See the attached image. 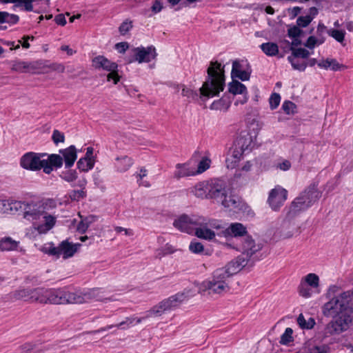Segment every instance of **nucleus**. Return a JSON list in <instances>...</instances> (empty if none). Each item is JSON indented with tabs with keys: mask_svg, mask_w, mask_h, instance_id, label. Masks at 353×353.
<instances>
[{
	"mask_svg": "<svg viewBox=\"0 0 353 353\" xmlns=\"http://www.w3.org/2000/svg\"><path fill=\"white\" fill-rule=\"evenodd\" d=\"M352 293L346 291L334 296L323 306L325 316L332 317L325 327V337L338 335L347 330L352 324V308L350 306Z\"/></svg>",
	"mask_w": 353,
	"mask_h": 353,
	"instance_id": "1",
	"label": "nucleus"
},
{
	"mask_svg": "<svg viewBox=\"0 0 353 353\" xmlns=\"http://www.w3.org/2000/svg\"><path fill=\"white\" fill-rule=\"evenodd\" d=\"M208 77L199 88V94L197 91L182 85L181 94L187 97L189 102L197 101L199 99L205 101L210 98L218 96L224 90L225 76L221 64L217 61L211 62L207 70Z\"/></svg>",
	"mask_w": 353,
	"mask_h": 353,
	"instance_id": "2",
	"label": "nucleus"
},
{
	"mask_svg": "<svg viewBox=\"0 0 353 353\" xmlns=\"http://www.w3.org/2000/svg\"><path fill=\"white\" fill-rule=\"evenodd\" d=\"M186 295L184 292L177 293L174 295H172L168 299L163 300L159 302L157 305L152 307L149 311L147 312V314L145 318L150 317L152 315L156 316H160L163 313L174 310L176 307H178L185 299ZM143 318H135V317H127L125 321L119 323L117 325H108L107 327H102L100 330L95 331V332H101L103 331H107L113 327H117L121 329H125L129 327L130 325L134 324L140 323L143 319Z\"/></svg>",
	"mask_w": 353,
	"mask_h": 353,
	"instance_id": "3",
	"label": "nucleus"
},
{
	"mask_svg": "<svg viewBox=\"0 0 353 353\" xmlns=\"http://www.w3.org/2000/svg\"><path fill=\"white\" fill-rule=\"evenodd\" d=\"M63 165L62 158L59 154L36 153L28 152L20 159V165L26 170L38 171L43 169L46 174H50L53 168H59Z\"/></svg>",
	"mask_w": 353,
	"mask_h": 353,
	"instance_id": "4",
	"label": "nucleus"
},
{
	"mask_svg": "<svg viewBox=\"0 0 353 353\" xmlns=\"http://www.w3.org/2000/svg\"><path fill=\"white\" fill-rule=\"evenodd\" d=\"M98 292L99 290L94 288L84 293L70 292L65 288H49L48 304H75L83 303L92 299L101 300L98 297Z\"/></svg>",
	"mask_w": 353,
	"mask_h": 353,
	"instance_id": "5",
	"label": "nucleus"
},
{
	"mask_svg": "<svg viewBox=\"0 0 353 353\" xmlns=\"http://www.w3.org/2000/svg\"><path fill=\"white\" fill-rule=\"evenodd\" d=\"M0 206L5 208L4 212H18L21 211L23 214V217L32 222L41 219V216L43 215L46 211L47 203L42 201H21L15 200H2L0 201Z\"/></svg>",
	"mask_w": 353,
	"mask_h": 353,
	"instance_id": "6",
	"label": "nucleus"
},
{
	"mask_svg": "<svg viewBox=\"0 0 353 353\" xmlns=\"http://www.w3.org/2000/svg\"><path fill=\"white\" fill-rule=\"evenodd\" d=\"M321 196L315 185L309 186L292 203L288 211V216L292 217L297 213L307 210L313 205Z\"/></svg>",
	"mask_w": 353,
	"mask_h": 353,
	"instance_id": "7",
	"label": "nucleus"
},
{
	"mask_svg": "<svg viewBox=\"0 0 353 353\" xmlns=\"http://www.w3.org/2000/svg\"><path fill=\"white\" fill-rule=\"evenodd\" d=\"M203 220V216L183 214L174 219L173 225L175 228L183 232L193 234L198 225Z\"/></svg>",
	"mask_w": 353,
	"mask_h": 353,
	"instance_id": "8",
	"label": "nucleus"
},
{
	"mask_svg": "<svg viewBox=\"0 0 353 353\" xmlns=\"http://www.w3.org/2000/svg\"><path fill=\"white\" fill-rule=\"evenodd\" d=\"M92 66L97 70L103 69L110 72L107 75L108 81L112 80L114 84H117L119 81L120 77L118 74V65L117 63L110 61L104 56L99 55L92 59Z\"/></svg>",
	"mask_w": 353,
	"mask_h": 353,
	"instance_id": "9",
	"label": "nucleus"
},
{
	"mask_svg": "<svg viewBox=\"0 0 353 353\" xmlns=\"http://www.w3.org/2000/svg\"><path fill=\"white\" fill-rule=\"evenodd\" d=\"M133 57L128 59V63L137 61L139 63L143 62L149 63L157 56L156 49L153 46L137 47L132 49Z\"/></svg>",
	"mask_w": 353,
	"mask_h": 353,
	"instance_id": "10",
	"label": "nucleus"
},
{
	"mask_svg": "<svg viewBox=\"0 0 353 353\" xmlns=\"http://www.w3.org/2000/svg\"><path fill=\"white\" fill-rule=\"evenodd\" d=\"M288 198V191L280 185L275 186L269 193L268 203L274 211L279 210Z\"/></svg>",
	"mask_w": 353,
	"mask_h": 353,
	"instance_id": "11",
	"label": "nucleus"
},
{
	"mask_svg": "<svg viewBox=\"0 0 353 353\" xmlns=\"http://www.w3.org/2000/svg\"><path fill=\"white\" fill-rule=\"evenodd\" d=\"M230 290L229 283L226 281H219L212 278L203 281L199 286V291H208V294H221Z\"/></svg>",
	"mask_w": 353,
	"mask_h": 353,
	"instance_id": "12",
	"label": "nucleus"
},
{
	"mask_svg": "<svg viewBox=\"0 0 353 353\" xmlns=\"http://www.w3.org/2000/svg\"><path fill=\"white\" fill-rule=\"evenodd\" d=\"M228 190L225 184L220 180H212L210 183L208 190V199H214L217 203H221L228 194Z\"/></svg>",
	"mask_w": 353,
	"mask_h": 353,
	"instance_id": "13",
	"label": "nucleus"
},
{
	"mask_svg": "<svg viewBox=\"0 0 353 353\" xmlns=\"http://www.w3.org/2000/svg\"><path fill=\"white\" fill-rule=\"evenodd\" d=\"M56 217L49 214L46 211L41 216V219L32 222L33 226L40 234H46L55 225Z\"/></svg>",
	"mask_w": 353,
	"mask_h": 353,
	"instance_id": "14",
	"label": "nucleus"
},
{
	"mask_svg": "<svg viewBox=\"0 0 353 353\" xmlns=\"http://www.w3.org/2000/svg\"><path fill=\"white\" fill-rule=\"evenodd\" d=\"M241 243L236 248V250L242 252V256L246 255L245 259L250 258L256 252L261 250V246L256 245L254 241L250 236L243 237V240H241Z\"/></svg>",
	"mask_w": 353,
	"mask_h": 353,
	"instance_id": "15",
	"label": "nucleus"
},
{
	"mask_svg": "<svg viewBox=\"0 0 353 353\" xmlns=\"http://www.w3.org/2000/svg\"><path fill=\"white\" fill-rule=\"evenodd\" d=\"M330 351L329 345L321 344L315 340H308L302 347V353H330Z\"/></svg>",
	"mask_w": 353,
	"mask_h": 353,
	"instance_id": "16",
	"label": "nucleus"
},
{
	"mask_svg": "<svg viewBox=\"0 0 353 353\" xmlns=\"http://www.w3.org/2000/svg\"><path fill=\"white\" fill-rule=\"evenodd\" d=\"M45 65V63L42 60H38L32 62H26L23 61H15L12 64V69L13 70L24 72L27 71H33L37 69H42Z\"/></svg>",
	"mask_w": 353,
	"mask_h": 353,
	"instance_id": "17",
	"label": "nucleus"
},
{
	"mask_svg": "<svg viewBox=\"0 0 353 353\" xmlns=\"http://www.w3.org/2000/svg\"><path fill=\"white\" fill-rule=\"evenodd\" d=\"M194 234L199 239L212 240L215 237V233L208 226V219L203 217L201 225L196 227Z\"/></svg>",
	"mask_w": 353,
	"mask_h": 353,
	"instance_id": "18",
	"label": "nucleus"
},
{
	"mask_svg": "<svg viewBox=\"0 0 353 353\" xmlns=\"http://www.w3.org/2000/svg\"><path fill=\"white\" fill-rule=\"evenodd\" d=\"M60 154H62L63 161L65 163V168H70L75 162L77 158V150L74 145H70L68 148L59 150Z\"/></svg>",
	"mask_w": 353,
	"mask_h": 353,
	"instance_id": "19",
	"label": "nucleus"
},
{
	"mask_svg": "<svg viewBox=\"0 0 353 353\" xmlns=\"http://www.w3.org/2000/svg\"><path fill=\"white\" fill-rule=\"evenodd\" d=\"M248 261V259L240 256L229 262L223 268L227 270V273L231 276L237 273L243 267H245Z\"/></svg>",
	"mask_w": 353,
	"mask_h": 353,
	"instance_id": "20",
	"label": "nucleus"
},
{
	"mask_svg": "<svg viewBox=\"0 0 353 353\" xmlns=\"http://www.w3.org/2000/svg\"><path fill=\"white\" fill-rule=\"evenodd\" d=\"M231 76L232 79L237 78L241 81H248L250 77V71L244 70L242 64L238 60H235L232 62Z\"/></svg>",
	"mask_w": 353,
	"mask_h": 353,
	"instance_id": "21",
	"label": "nucleus"
},
{
	"mask_svg": "<svg viewBox=\"0 0 353 353\" xmlns=\"http://www.w3.org/2000/svg\"><path fill=\"white\" fill-rule=\"evenodd\" d=\"M49 288H32L31 303L48 304Z\"/></svg>",
	"mask_w": 353,
	"mask_h": 353,
	"instance_id": "22",
	"label": "nucleus"
},
{
	"mask_svg": "<svg viewBox=\"0 0 353 353\" xmlns=\"http://www.w3.org/2000/svg\"><path fill=\"white\" fill-rule=\"evenodd\" d=\"M247 234L246 228L240 223H232L225 230V236H231L234 238L245 237Z\"/></svg>",
	"mask_w": 353,
	"mask_h": 353,
	"instance_id": "23",
	"label": "nucleus"
},
{
	"mask_svg": "<svg viewBox=\"0 0 353 353\" xmlns=\"http://www.w3.org/2000/svg\"><path fill=\"white\" fill-rule=\"evenodd\" d=\"M235 145L242 150L245 154L249 153L254 148V143L252 137L250 134L240 136L236 142Z\"/></svg>",
	"mask_w": 353,
	"mask_h": 353,
	"instance_id": "24",
	"label": "nucleus"
},
{
	"mask_svg": "<svg viewBox=\"0 0 353 353\" xmlns=\"http://www.w3.org/2000/svg\"><path fill=\"white\" fill-rule=\"evenodd\" d=\"M228 194H229V191ZM221 204L225 208H230V210L234 212H238L242 209L240 199L237 196L231 194L226 195L225 199L222 201Z\"/></svg>",
	"mask_w": 353,
	"mask_h": 353,
	"instance_id": "25",
	"label": "nucleus"
},
{
	"mask_svg": "<svg viewBox=\"0 0 353 353\" xmlns=\"http://www.w3.org/2000/svg\"><path fill=\"white\" fill-rule=\"evenodd\" d=\"M210 181H201L190 188L191 192L198 198L208 199V190Z\"/></svg>",
	"mask_w": 353,
	"mask_h": 353,
	"instance_id": "26",
	"label": "nucleus"
},
{
	"mask_svg": "<svg viewBox=\"0 0 353 353\" xmlns=\"http://www.w3.org/2000/svg\"><path fill=\"white\" fill-rule=\"evenodd\" d=\"M80 246L81 244L79 243L72 244L68 241H63L59 244L60 254L63 255V259L71 257Z\"/></svg>",
	"mask_w": 353,
	"mask_h": 353,
	"instance_id": "27",
	"label": "nucleus"
},
{
	"mask_svg": "<svg viewBox=\"0 0 353 353\" xmlns=\"http://www.w3.org/2000/svg\"><path fill=\"white\" fill-rule=\"evenodd\" d=\"M176 168V170L174 172V176L176 179L196 175L195 170L190 167L188 163H178Z\"/></svg>",
	"mask_w": 353,
	"mask_h": 353,
	"instance_id": "28",
	"label": "nucleus"
},
{
	"mask_svg": "<svg viewBox=\"0 0 353 353\" xmlns=\"http://www.w3.org/2000/svg\"><path fill=\"white\" fill-rule=\"evenodd\" d=\"M3 4L13 3L14 7L19 8L26 12L33 11V4L32 0H0Z\"/></svg>",
	"mask_w": 353,
	"mask_h": 353,
	"instance_id": "29",
	"label": "nucleus"
},
{
	"mask_svg": "<svg viewBox=\"0 0 353 353\" xmlns=\"http://www.w3.org/2000/svg\"><path fill=\"white\" fill-rule=\"evenodd\" d=\"M32 288H21L12 292L10 297L14 300H23L31 303Z\"/></svg>",
	"mask_w": 353,
	"mask_h": 353,
	"instance_id": "30",
	"label": "nucleus"
},
{
	"mask_svg": "<svg viewBox=\"0 0 353 353\" xmlns=\"http://www.w3.org/2000/svg\"><path fill=\"white\" fill-rule=\"evenodd\" d=\"M243 154H245L235 145L231 152L230 156L226 159L228 167H230L231 168H234L236 164L241 159Z\"/></svg>",
	"mask_w": 353,
	"mask_h": 353,
	"instance_id": "31",
	"label": "nucleus"
},
{
	"mask_svg": "<svg viewBox=\"0 0 353 353\" xmlns=\"http://www.w3.org/2000/svg\"><path fill=\"white\" fill-rule=\"evenodd\" d=\"M116 161L117 170L120 172H124L127 171L133 164L132 159L128 156L117 157L116 159Z\"/></svg>",
	"mask_w": 353,
	"mask_h": 353,
	"instance_id": "32",
	"label": "nucleus"
},
{
	"mask_svg": "<svg viewBox=\"0 0 353 353\" xmlns=\"http://www.w3.org/2000/svg\"><path fill=\"white\" fill-rule=\"evenodd\" d=\"M19 241L13 240L11 237H4L0 240V250L8 252L17 250Z\"/></svg>",
	"mask_w": 353,
	"mask_h": 353,
	"instance_id": "33",
	"label": "nucleus"
},
{
	"mask_svg": "<svg viewBox=\"0 0 353 353\" xmlns=\"http://www.w3.org/2000/svg\"><path fill=\"white\" fill-rule=\"evenodd\" d=\"M80 222L78 223L77 230L79 232L83 234L86 232L90 225L96 221L97 216L94 215H89L88 216L82 217Z\"/></svg>",
	"mask_w": 353,
	"mask_h": 353,
	"instance_id": "34",
	"label": "nucleus"
},
{
	"mask_svg": "<svg viewBox=\"0 0 353 353\" xmlns=\"http://www.w3.org/2000/svg\"><path fill=\"white\" fill-rule=\"evenodd\" d=\"M229 92L233 94H247V88L242 83L233 79L229 83Z\"/></svg>",
	"mask_w": 353,
	"mask_h": 353,
	"instance_id": "35",
	"label": "nucleus"
},
{
	"mask_svg": "<svg viewBox=\"0 0 353 353\" xmlns=\"http://www.w3.org/2000/svg\"><path fill=\"white\" fill-rule=\"evenodd\" d=\"M262 51L268 56H276L279 53L278 45L275 43L268 42L262 43L261 46Z\"/></svg>",
	"mask_w": 353,
	"mask_h": 353,
	"instance_id": "36",
	"label": "nucleus"
},
{
	"mask_svg": "<svg viewBox=\"0 0 353 353\" xmlns=\"http://www.w3.org/2000/svg\"><path fill=\"white\" fill-rule=\"evenodd\" d=\"M297 323L301 329L310 330L315 325V320L312 317L306 319L303 314H300L297 318Z\"/></svg>",
	"mask_w": 353,
	"mask_h": 353,
	"instance_id": "37",
	"label": "nucleus"
},
{
	"mask_svg": "<svg viewBox=\"0 0 353 353\" xmlns=\"http://www.w3.org/2000/svg\"><path fill=\"white\" fill-rule=\"evenodd\" d=\"M77 165L80 171L88 172L93 168L94 160L87 159L86 158L82 157L77 161Z\"/></svg>",
	"mask_w": 353,
	"mask_h": 353,
	"instance_id": "38",
	"label": "nucleus"
},
{
	"mask_svg": "<svg viewBox=\"0 0 353 353\" xmlns=\"http://www.w3.org/2000/svg\"><path fill=\"white\" fill-rule=\"evenodd\" d=\"M230 276L227 273V270L224 268L216 269L212 274L211 278L219 281L228 282Z\"/></svg>",
	"mask_w": 353,
	"mask_h": 353,
	"instance_id": "39",
	"label": "nucleus"
},
{
	"mask_svg": "<svg viewBox=\"0 0 353 353\" xmlns=\"http://www.w3.org/2000/svg\"><path fill=\"white\" fill-rule=\"evenodd\" d=\"M282 231V236L283 238L288 239L293 236L294 231H296V228L289 221H285L283 224Z\"/></svg>",
	"mask_w": 353,
	"mask_h": 353,
	"instance_id": "40",
	"label": "nucleus"
},
{
	"mask_svg": "<svg viewBox=\"0 0 353 353\" xmlns=\"http://www.w3.org/2000/svg\"><path fill=\"white\" fill-rule=\"evenodd\" d=\"M296 58L292 57V56H288V60L291 63L293 69L299 71H304L307 67V63L305 61H300L296 59Z\"/></svg>",
	"mask_w": 353,
	"mask_h": 353,
	"instance_id": "41",
	"label": "nucleus"
},
{
	"mask_svg": "<svg viewBox=\"0 0 353 353\" xmlns=\"http://www.w3.org/2000/svg\"><path fill=\"white\" fill-rule=\"evenodd\" d=\"M290 50L292 51V54L290 56H292L294 58L301 57L303 59H307L310 54V52L305 48H296L295 47L292 46Z\"/></svg>",
	"mask_w": 353,
	"mask_h": 353,
	"instance_id": "42",
	"label": "nucleus"
},
{
	"mask_svg": "<svg viewBox=\"0 0 353 353\" xmlns=\"http://www.w3.org/2000/svg\"><path fill=\"white\" fill-rule=\"evenodd\" d=\"M229 107H230V104L223 99H220L219 100L214 101L210 105V109L216 110H225L226 111V110H228Z\"/></svg>",
	"mask_w": 353,
	"mask_h": 353,
	"instance_id": "43",
	"label": "nucleus"
},
{
	"mask_svg": "<svg viewBox=\"0 0 353 353\" xmlns=\"http://www.w3.org/2000/svg\"><path fill=\"white\" fill-rule=\"evenodd\" d=\"M293 330L290 327H287L284 333L281 335L279 343L282 345H288L293 341Z\"/></svg>",
	"mask_w": 353,
	"mask_h": 353,
	"instance_id": "44",
	"label": "nucleus"
},
{
	"mask_svg": "<svg viewBox=\"0 0 353 353\" xmlns=\"http://www.w3.org/2000/svg\"><path fill=\"white\" fill-rule=\"evenodd\" d=\"M210 163L211 161L210 159L207 157L203 158L199 163L197 169L195 170L196 175L207 170L210 166Z\"/></svg>",
	"mask_w": 353,
	"mask_h": 353,
	"instance_id": "45",
	"label": "nucleus"
},
{
	"mask_svg": "<svg viewBox=\"0 0 353 353\" xmlns=\"http://www.w3.org/2000/svg\"><path fill=\"white\" fill-rule=\"evenodd\" d=\"M305 281L312 288H317L319 283V278L316 274L310 273L305 277Z\"/></svg>",
	"mask_w": 353,
	"mask_h": 353,
	"instance_id": "46",
	"label": "nucleus"
},
{
	"mask_svg": "<svg viewBox=\"0 0 353 353\" xmlns=\"http://www.w3.org/2000/svg\"><path fill=\"white\" fill-rule=\"evenodd\" d=\"M328 35L333 37L339 43H343L345 38V32L343 30L336 29H330Z\"/></svg>",
	"mask_w": 353,
	"mask_h": 353,
	"instance_id": "47",
	"label": "nucleus"
},
{
	"mask_svg": "<svg viewBox=\"0 0 353 353\" xmlns=\"http://www.w3.org/2000/svg\"><path fill=\"white\" fill-rule=\"evenodd\" d=\"M322 43H323L322 38L318 39L314 36H310L308 37L304 45L310 49H313L316 45H321Z\"/></svg>",
	"mask_w": 353,
	"mask_h": 353,
	"instance_id": "48",
	"label": "nucleus"
},
{
	"mask_svg": "<svg viewBox=\"0 0 353 353\" xmlns=\"http://www.w3.org/2000/svg\"><path fill=\"white\" fill-rule=\"evenodd\" d=\"M45 63V65L42 68H48L51 70L57 71L58 72H63L65 67L61 63H50L48 61H43Z\"/></svg>",
	"mask_w": 353,
	"mask_h": 353,
	"instance_id": "49",
	"label": "nucleus"
},
{
	"mask_svg": "<svg viewBox=\"0 0 353 353\" xmlns=\"http://www.w3.org/2000/svg\"><path fill=\"white\" fill-rule=\"evenodd\" d=\"M60 176L68 182H72L77 178V173L74 170L63 172Z\"/></svg>",
	"mask_w": 353,
	"mask_h": 353,
	"instance_id": "50",
	"label": "nucleus"
},
{
	"mask_svg": "<svg viewBox=\"0 0 353 353\" xmlns=\"http://www.w3.org/2000/svg\"><path fill=\"white\" fill-rule=\"evenodd\" d=\"M189 250L194 254H199L204 250L203 244L196 240L191 241L189 245Z\"/></svg>",
	"mask_w": 353,
	"mask_h": 353,
	"instance_id": "51",
	"label": "nucleus"
},
{
	"mask_svg": "<svg viewBox=\"0 0 353 353\" xmlns=\"http://www.w3.org/2000/svg\"><path fill=\"white\" fill-rule=\"evenodd\" d=\"M281 102V96L278 93H272L269 99V103L271 110L276 109Z\"/></svg>",
	"mask_w": 353,
	"mask_h": 353,
	"instance_id": "52",
	"label": "nucleus"
},
{
	"mask_svg": "<svg viewBox=\"0 0 353 353\" xmlns=\"http://www.w3.org/2000/svg\"><path fill=\"white\" fill-rule=\"evenodd\" d=\"M312 21V17L310 15L301 16L298 17L296 23L299 27L305 28Z\"/></svg>",
	"mask_w": 353,
	"mask_h": 353,
	"instance_id": "53",
	"label": "nucleus"
},
{
	"mask_svg": "<svg viewBox=\"0 0 353 353\" xmlns=\"http://www.w3.org/2000/svg\"><path fill=\"white\" fill-rule=\"evenodd\" d=\"M296 108V105L290 101H285L282 105V109L288 114H293Z\"/></svg>",
	"mask_w": 353,
	"mask_h": 353,
	"instance_id": "54",
	"label": "nucleus"
},
{
	"mask_svg": "<svg viewBox=\"0 0 353 353\" xmlns=\"http://www.w3.org/2000/svg\"><path fill=\"white\" fill-rule=\"evenodd\" d=\"M329 30L325 26H324L323 23H319L317 27L316 30V37L318 39L322 38L323 40V42L325 40V35L327 34H328Z\"/></svg>",
	"mask_w": 353,
	"mask_h": 353,
	"instance_id": "55",
	"label": "nucleus"
},
{
	"mask_svg": "<svg viewBox=\"0 0 353 353\" xmlns=\"http://www.w3.org/2000/svg\"><path fill=\"white\" fill-rule=\"evenodd\" d=\"M52 139L53 142L57 145L59 143H63L65 141V136L63 133L61 132L58 130H54L52 132Z\"/></svg>",
	"mask_w": 353,
	"mask_h": 353,
	"instance_id": "56",
	"label": "nucleus"
},
{
	"mask_svg": "<svg viewBox=\"0 0 353 353\" xmlns=\"http://www.w3.org/2000/svg\"><path fill=\"white\" fill-rule=\"evenodd\" d=\"M302 32V30L299 28V26H294L290 27L288 30V34L291 38L299 37Z\"/></svg>",
	"mask_w": 353,
	"mask_h": 353,
	"instance_id": "57",
	"label": "nucleus"
},
{
	"mask_svg": "<svg viewBox=\"0 0 353 353\" xmlns=\"http://www.w3.org/2000/svg\"><path fill=\"white\" fill-rule=\"evenodd\" d=\"M147 175V170L145 168H141L140 170V173L137 174V177L138 178L137 181L139 182L140 185H143L145 187H150V183L148 181H140V180H142L143 178L146 176Z\"/></svg>",
	"mask_w": 353,
	"mask_h": 353,
	"instance_id": "58",
	"label": "nucleus"
},
{
	"mask_svg": "<svg viewBox=\"0 0 353 353\" xmlns=\"http://www.w3.org/2000/svg\"><path fill=\"white\" fill-rule=\"evenodd\" d=\"M299 290L300 295L303 297L308 298L312 295L311 290L305 286V284L301 283L299 288Z\"/></svg>",
	"mask_w": 353,
	"mask_h": 353,
	"instance_id": "59",
	"label": "nucleus"
},
{
	"mask_svg": "<svg viewBox=\"0 0 353 353\" xmlns=\"http://www.w3.org/2000/svg\"><path fill=\"white\" fill-rule=\"evenodd\" d=\"M34 345L27 343L20 346L17 350V353H29L34 349Z\"/></svg>",
	"mask_w": 353,
	"mask_h": 353,
	"instance_id": "60",
	"label": "nucleus"
},
{
	"mask_svg": "<svg viewBox=\"0 0 353 353\" xmlns=\"http://www.w3.org/2000/svg\"><path fill=\"white\" fill-rule=\"evenodd\" d=\"M330 68L333 71H339L346 68V66L339 63L336 59H332Z\"/></svg>",
	"mask_w": 353,
	"mask_h": 353,
	"instance_id": "61",
	"label": "nucleus"
},
{
	"mask_svg": "<svg viewBox=\"0 0 353 353\" xmlns=\"http://www.w3.org/2000/svg\"><path fill=\"white\" fill-rule=\"evenodd\" d=\"M19 20V17L18 15L14 14H10L8 12L6 23L9 24H16L18 23Z\"/></svg>",
	"mask_w": 353,
	"mask_h": 353,
	"instance_id": "62",
	"label": "nucleus"
},
{
	"mask_svg": "<svg viewBox=\"0 0 353 353\" xmlns=\"http://www.w3.org/2000/svg\"><path fill=\"white\" fill-rule=\"evenodd\" d=\"M132 26L130 23L123 22L119 27V32L122 35L125 34L131 28Z\"/></svg>",
	"mask_w": 353,
	"mask_h": 353,
	"instance_id": "63",
	"label": "nucleus"
},
{
	"mask_svg": "<svg viewBox=\"0 0 353 353\" xmlns=\"http://www.w3.org/2000/svg\"><path fill=\"white\" fill-rule=\"evenodd\" d=\"M46 252L52 256H55L57 258H59L60 254V247L59 245L57 247L50 246L48 250L46 251Z\"/></svg>",
	"mask_w": 353,
	"mask_h": 353,
	"instance_id": "64",
	"label": "nucleus"
}]
</instances>
